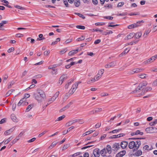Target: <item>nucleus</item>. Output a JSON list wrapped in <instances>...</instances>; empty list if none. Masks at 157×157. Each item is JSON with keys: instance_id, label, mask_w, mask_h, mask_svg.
I'll list each match as a JSON object with an SVG mask.
<instances>
[{"instance_id": "f257e3e1", "label": "nucleus", "mask_w": 157, "mask_h": 157, "mask_svg": "<svg viewBox=\"0 0 157 157\" xmlns=\"http://www.w3.org/2000/svg\"><path fill=\"white\" fill-rule=\"evenodd\" d=\"M141 144L140 141H132L129 143L128 147L130 149H132L133 151H137L139 148Z\"/></svg>"}, {"instance_id": "f03ea898", "label": "nucleus", "mask_w": 157, "mask_h": 157, "mask_svg": "<svg viewBox=\"0 0 157 157\" xmlns=\"http://www.w3.org/2000/svg\"><path fill=\"white\" fill-rule=\"evenodd\" d=\"M145 130L147 133H149L157 132V128L153 127H150L146 128Z\"/></svg>"}, {"instance_id": "7ed1b4c3", "label": "nucleus", "mask_w": 157, "mask_h": 157, "mask_svg": "<svg viewBox=\"0 0 157 157\" xmlns=\"http://www.w3.org/2000/svg\"><path fill=\"white\" fill-rule=\"evenodd\" d=\"M33 96L34 98L38 102H41L42 101L43 99L45 98L43 96H40V95H39L38 94L36 93H34Z\"/></svg>"}, {"instance_id": "20e7f679", "label": "nucleus", "mask_w": 157, "mask_h": 157, "mask_svg": "<svg viewBox=\"0 0 157 157\" xmlns=\"http://www.w3.org/2000/svg\"><path fill=\"white\" fill-rule=\"evenodd\" d=\"M120 148V144L119 143H115L112 145V150L115 152L117 151Z\"/></svg>"}, {"instance_id": "39448f33", "label": "nucleus", "mask_w": 157, "mask_h": 157, "mask_svg": "<svg viewBox=\"0 0 157 157\" xmlns=\"http://www.w3.org/2000/svg\"><path fill=\"white\" fill-rule=\"evenodd\" d=\"M59 93V91L56 92L52 98L48 99V102H50L51 103L55 101L56 98L58 97Z\"/></svg>"}, {"instance_id": "423d86ee", "label": "nucleus", "mask_w": 157, "mask_h": 157, "mask_svg": "<svg viewBox=\"0 0 157 157\" xmlns=\"http://www.w3.org/2000/svg\"><path fill=\"white\" fill-rule=\"evenodd\" d=\"M144 69L142 68H135L130 72V74H132L134 73H138L140 72L143 71Z\"/></svg>"}, {"instance_id": "0eeeda50", "label": "nucleus", "mask_w": 157, "mask_h": 157, "mask_svg": "<svg viewBox=\"0 0 157 157\" xmlns=\"http://www.w3.org/2000/svg\"><path fill=\"white\" fill-rule=\"evenodd\" d=\"M93 154L94 157H99L100 155V150L98 148H96L94 150Z\"/></svg>"}, {"instance_id": "6e6552de", "label": "nucleus", "mask_w": 157, "mask_h": 157, "mask_svg": "<svg viewBox=\"0 0 157 157\" xmlns=\"http://www.w3.org/2000/svg\"><path fill=\"white\" fill-rule=\"evenodd\" d=\"M67 78V75H62L59 79V83H60L61 85L65 79H66Z\"/></svg>"}, {"instance_id": "1a4fd4ad", "label": "nucleus", "mask_w": 157, "mask_h": 157, "mask_svg": "<svg viewBox=\"0 0 157 157\" xmlns=\"http://www.w3.org/2000/svg\"><path fill=\"white\" fill-rule=\"evenodd\" d=\"M78 119H75L74 120L70 121L66 124V125L67 127H69L72 125L73 124L78 121Z\"/></svg>"}, {"instance_id": "9d476101", "label": "nucleus", "mask_w": 157, "mask_h": 157, "mask_svg": "<svg viewBox=\"0 0 157 157\" xmlns=\"http://www.w3.org/2000/svg\"><path fill=\"white\" fill-rule=\"evenodd\" d=\"M116 63L115 62L113 61L109 63V64H108L106 65L105 66V67L106 68H109L111 67H114L115 66Z\"/></svg>"}, {"instance_id": "9b49d317", "label": "nucleus", "mask_w": 157, "mask_h": 157, "mask_svg": "<svg viewBox=\"0 0 157 157\" xmlns=\"http://www.w3.org/2000/svg\"><path fill=\"white\" fill-rule=\"evenodd\" d=\"M126 153V151L125 150H123L117 154L116 157H122Z\"/></svg>"}, {"instance_id": "f8f14e48", "label": "nucleus", "mask_w": 157, "mask_h": 157, "mask_svg": "<svg viewBox=\"0 0 157 157\" xmlns=\"http://www.w3.org/2000/svg\"><path fill=\"white\" fill-rule=\"evenodd\" d=\"M128 144V142L127 141H124L121 142V146L122 149L125 148Z\"/></svg>"}, {"instance_id": "ddd939ff", "label": "nucleus", "mask_w": 157, "mask_h": 157, "mask_svg": "<svg viewBox=\"0 0 157 157\" xmlns=\"http://www.w3.org/2000/svg\"><path fill=\"white\" fill-rule=\"evenodd\" d=\"M14 129L13 128H12L9 130L6 131L4 134L5 135L7 136L9 135H10V133H11L13 132L14 130Z\"/></svg>"}, {"instance_id": "4468645a", "label": "nucleus", "mask_w": 157, "mask_h": 157, "mask_svg": "<svg viewBox=\"0 0 157 157\" xmlns=\"http://www.w3.org/2000/svg\"><path fill=\"white\" fill-rule=\"evenodd\" d=\"M37 93L39 95H40V96H42V97L43 96L44 97H45V95L44 92L42 90H37Z\"/></svg>"}, {"instance_id": "2eb2a0df", "label": "nucleus", "mask_w": 157, "mask_h": 157, "mask_svg": "<svg viewBox=\"0 0 157 157\" xmlns=\"http://www.w3.org/2000/svg\"><path fill=\"white\" fill-rule=\"evenodd\" d=\"M105 148L107 152L109 154H110L111 153L112 148L111 147L110 145H107L106 147H105Z\"/></svg>"}, {"instance_id": "dca6fc26", "label": "nucleus", "mask_w": 157, "mask_h": 157, "mask_svg": "<svg viewBox=\"0 0 157 157\" xmlns=\"http://www.w3.org/2000/svg\"><path fill=\"white\" fill-rule=\"evenodd\" d=\"M72 104V103L71 102L69 103L67 105L61 109L60 110V112H62L63 111H64L66 109H68L70 106Z\"/></svg>"}, {"instance_id": "f3484780", "label": "nucleus", "mask_w": 157, "mask_h": 157, "mask_svg": "<svg viewBox=\"0 0 157 157\" xmlns=\"http://www.w3.org/2000/svg\"><path fill=\"white\" fill-rule=\"evenodd\" d=\"M135 33H129V35L126 36V39L129 40L133 38L135 35Z\"/></svg>"}, {"instance_id": "a211bd4d", "label": "nucleus", "mask_w": 157, "mask_h": 157, "mask_svg": "<svg viewBox=\"0 0 157 157\" xmlns=\"http://www.w3.org/2000/svg\"><path fill=\"white\" fill-rule=\"evenodd\" d=\"M78 51V49H77L75 50H72L69 52L68 53L69 56H71L74 55L75 54H76Z\"/></svg>"}, {"instance_id": "6ab92c4d", "label": "nucleus", "mask_w": 157, "mask_h": 157, "mask_svg": "<svg viewBox=\"0 0 157 157\" xmlns=\"http://www.w3.org/2000/svg\"><path fill=\"white\" fill-rule=\"evenodd\" d=\"M147 85V82L145 81L143 82L142 83H140L139 84V86H138V88H143L144 86H146ZM138 89L139 88H138Z\"/></svg>"}, {"instance_id": "aec40b11", "label": "nucleus", "mask_w": 157, "mask_h": 157, "mask_svg": "<svg viewBox=\"0 0 157 157\" xmlns=\"http://www.w3.org/2000/svg\"><path fill=\"white\" fill-rule=\"evenodd\" d=\"M142 33L141 32H138L135 33V38L136 39H139L142 36Z\"/></svg>"}, {"instance_id": "412c9836", "label": "nucleus", "mask_w": 157, "mask_h": 157, "mask_svg": "<svg viewBox=\"0 0 157 157\" xmlns=\"http://www.w3.org/2000/svg\"><path fill=\"white\" fill-rule=\"evenodd\" d=\"M76 90V89H75V86L73 85L71 89L69 91V93H70V94H72L74 93Z\"/></svg>"}, {"instance_id": "4be33fe9", "label": "nucleus", "mask_w": 157, "mask_h": 157, "mask_svg": "<svg viewBox=\"0 0 157 157\" xmlns=\"http://www.w3.org/2000/svg\"><path fill=\"white\" fill-rule=\"evenodd\" d=\"M11 118L12 120L15 122H17V119L15 116V115L14 114H11Z\"/></svg>"}, {"instance_id": "5701e85b", "label": "nucleus", "mask_w": 157, "mask_h": 157, "mask_svg": "<svg viewBox=\"0 0 157 157\" xmlns=\"http://www.w3.org/2000/svg\"><path fill=\"white\" fill-rule=\"evenodd\" d=\"M130 50V49H128V48H126L122 53L119 55V57H121L123 56L124 55H125Z\"/></svg>"}, {"instance_id": "b1692460", "label": "nucleus", "mask_w": 157, "mask_h": 157, "mask_svg": "<svg viewBox=\"0 0 157 157\" xmlns=\"http://www.w3.org/2000/svg\"><path fill=\"white\" fill-rule=\"evenodd\" d=\"M13 138V137L12 136H11L9 138L5 140L4 142V144H6L8 143L11 140H12Z\"/></svg>"}, {"instance_id": "393cba45", "label": "nucleus", "mask_w": 157, "mask_h": 157, "mask_svg": "<svg viewBox=\"0 0 157 157\" xmlns=\"http://www.w3.org/2000/svg\"><path fill=\"white\" fill-rule=\"evenodd\" d=\"M100 154L102 156L105 155V154L107 153V151L105 148H104V149H102L101 151H100Z\"/></svg>"}, {"instance_id": "a878e982", "label": "nucleus", "mask_w": 157, "mask_h": 157, "mask_svg": "<svg viewBox=\"0 0 157 157\" xmlns=\"http://www.w3.org/2000/svg\"><path fill=\"white\" fill-rule=\"evenodd\" d=\"M139 25L137 24V23L134 24H132L128 26V28L129 29H131L133 28H135V27H136L138 26H139Z\"/></svg>"}, {"instance_id": "bb28decb", "label": "nucleus", "mask_w": 157, "mask_h": 157, "mask_svg": "<svg viewBox=\"0 0 157 157\" xmlns=\"http://www.w3.org/2000/svg\"><path fill=\"white\" fill-rule=\"evenodd\" d=\"M157 58V55H155V56L151 57V58L149 59V60L150 61L151 63L155 61Z\"/></svg>"}, {"instance_id": "cd10ccee", "label": "nucleus", "mask_w": 157, "mask_h": 157, "mask_svg": "<svg viewBox=\"0 0 157 157\" xmlns=\"http://www.w3.org/2000/svg\"><path fill=\"white\" fill-rule=\"evenodd\" d=\"M33 104H31L29 105L26 109L25 112H29L33 108Z\"/></svg>"}, {"instance_id": "c85d7f7f", "label": "nucleus", "mask_w": 157, "mask_h": 157, "mask_svg": "<svg viewBox=\"0 0 157 157\" xmlns=\"http://www.w3.org/2000/svg\"><path fill=\"white\" fill-rule=\"evenodd\" d=\"M151 31V30H149V29H148L147 30H146L144 33V34L143 35V36L144 38H146L148 36L149 33H150V32Z\"/></svg>"}, {"instance_id": "c756f323", "label": "nucleus", "mask_w": 157, "mask_h": 157, "mask_svg": "<svg viewBox=\"0 0 157 157\" xmlns=\"http://www.w3.org/2000/svg\"><path fill=\"white\" fill-rule=\"evenodd\" d=\"M39 38L37 39V40H41L45 39L44 37H43V35L42 34H40L39 35Z\"/></svg>"}, {"instance_id": "7c9ffc66", "label": "nucleus", "mask_w": 157, "mask_h": 157, "mask_svg": "<svg viewBox=\"0 0 157 157\" xmlns=\"http://www.w3.org/2000/svg\"><path fill=\"white\" fill-rule=\"evenodd\" d=\"M142 154V152L141 150H138L135 153L136 156H140Z\"/></svg>"}, {"instance_id": "2f4dec72", "label": "nucleus", "mask_w": 157, "mask_h": 157, "mask_svg": "<svg viewBox=\"0 0 157 157\" xmlns=\"http://www.w3.org/2000/svg\"><path fill=\"white\" fill-rule=\"evenodd\" d=\"M14 91V90H9L6 94V97H7L10 95Z\"/></svg>"}, {"instance_id": "473e14b6", "label": "nucleus", "mask_w": 157, "mask_h": 157, "mask_svg": "<svg viewBox=\"0 0 157 157\" xmlns=\"http://www.w3.org/2000/svg\"><path fill=\"white\" fill-rule=\"evenodd\" d=\"M70 93L69 94H66L63 98V101H65L70 96Z\"/></svg>"}, {"instance_id": "72a5a7b5", "label": "nucleus", "mask_w": 157, "mask_h": 157, "mask_svg": "<svg viewBox=\"0 0 157 157\" xmlns=\"http://www.w3.org/2000/svg\"><path fill=\"white\" fill-rule=\"evenodd\" d=\"M65 117V116L64 115H63L59 117L56 120V121H59L62 120L63 118H64Z\"/></svg>"}, {"instance_id": "f704fd0d", "label": "nucleus", "mask_w": 157, "mask_h": 157, "mask_svg": "<svg viewBox=\"0 0 157 157\" xmlns=\"http://www.w3.org/2000/svg\"><path fill=\"white\" fill-rule=\"evenodd\" d=\"M73 81L72 79L71 80V81H70V82H68L67 84H66L65 86V89H67L68 88L70 84H71L72 82Z\"/></svg>"}, {"instance_id": "c9c22d12", "label": "nucleus", "mask_w": 157, "mask_h": 157, "mask_svg": "<svg viewBox=\"0 0 157 157\" xmlns=\"http://www.w3.org/2000/svg\"><path fill=\"white\" fill-rule=\"evenodd\" d=\"M80 4L79 0L75 1L74 2V4L76 7H78L79 6Z\"/></svg>"}, {"instance_id": "e433bc0d", "label": "nucleus", "mask_w": 157, "mask_h": 157, "mask_svg": "<svg viewBox=\"0 0 157 157\" xmlns=\"http://www.w3.org/2000/svg\"><path fill=\"white\" fill-rule=\"evenodd\" d=\"M121 129H115L114 130H113L112 131H111L109 132V133H116L117 132H118L119 131H121Z\"/></svg>"}, {"instance_id": "4c0bfd02", "label": "nucleus", "mask_w": 157, "mask_h": 157, "mask_svg": "<svg viewBox=\"0 0 157 157\" xmlns=\"http://www.w3.org/2000/svg\"><path fill=\"white\" fill-rule=\"evenodd\" d=\"M157 123V121L155 119L154 121L151 122L149 123V124L151 126H154Z\"/></svg>"}, {"instance_id": "58836bf2", "label": "nucleus", "mask_w": 157, "mask_h": 157, "mask_svg": "<svg viewBox=\"0 0 157 157\" xmlns=\"http://www.w3.org/2000/svg\"><path fill=\"white\" fill-rule=\"evenodd\" d=\"M101 76L102 75L98 73L95 77L96 79V80H97V81L101 77Z\"/></svg>"}, {"instance_id": "ea45409f", "label": "nucleus", "mask_w": 157, "mask_h": 157, "mask_svg": "<svg viewBox=\"0 0 157 157\" xmlns=\"http://www.w3.org/2000/svg\"><path fill=\"white\" fill-rule=\"evenodd\" d=\"M72 39H69L67 40L64 43V44H68L71 42H72Z\"/></svg>"}, {"instance_id": "a19ab883", "label": "nucleus", "mask_w": 157, "mask_h": 157, "mask_svg": "<svg viewBox=\"0 0 157 157\" xmlns=\"http://www.w3.org/2000/svg\"><path fill=\"white\" fill-rule=\"evenodd\" d=\"M14 7L16 8L20 9L21 10H25V8L23 7H22L16 5L14 6Z\"/></svg>"}, {"instance_id": "79ce46f5", "label": "nucleus", "mask_w": 157, "mask_h": 157, "mask_svg": "<svg viewBox=\"0 0 157 157\" xmlns=\"http://www.w3.org/2000/svg\"><path fill=\"white\" fill-rule=\"evenodd\" d=\"M76 27L77 28L82 29H84L85 28V27L84 26L82 25H77Z\"/></svg>"}, {"instance_id": "37998d69", "label": "nucleus", "mask_w": 157, "mask_h": 157, "mask_svg": "<svg viewBox=\"0 0 157 157\" xmlns=\"http://www.w3.org/2000/svg\"><path fill=\"white\" fill-rule=\"evenodd\" d=\"M14 82L13 81H12L10 82V84L8 85L7 88L10 89L12 85L14 84Z\"/></svg>"}, {"instance_id": "c03bdc74", "label": "nucleus", "mask_w": 157, "mask_h": 157, "mask_svg": "<svg viewBox=\"0 0 157 157\" xmlns=\"http://www.w3.org/2000/svg\"><path fill=\"white\" fill-rule=\"evenodd\" d=\"M146 74H141V75H139L140 78H146Z\"/></svg>"}, {"instance_id": "a18cd8bd", "label": "nucleus", "mask_w": 157, "mask_h": 157, "mask_svg": "<svg viewBox=\"0 0 157 157\" xmlns=\"http://www.w3.org/2000/svg\"><path fill=\"white\" fill-rule=\"evenodd\" d=\"M138 86L136 88V89L133 91V92L134 93H137V92H138L139 91V90H141V88H141L140 87L139 88H138L139 89H138Z\"/></svg>"}, {"instance_id": "49530a36", "label": "nucleus", "mask_w": 157, "mask_h": 157, "mask_svg": "<svg viewBox=\"0 0 157 157\" xmlns=\"http://www.w3.org/2000/svg\"><path fill=\"white\" fill-rule=\"evenodd\" d=\"M153 86H157V79L154 80L152 83Z\"/></svg>"}, {"instance_id": "de8ad7c7", "label": "nucleus", "mask_w": 157, "mask_h": 157, "mask_svg": "<svg viewBox=\"0 0 157 157\" xmlns=\"http://www.w3.org/2000/svg\"><path fill=\"white\" fill-rule=\"evenodd\" d=\"M124 3L123 2H119L117 5V7H121L122 6L124 5Z\"/></svg>"}, {"instance_id": "09e8293b", "label": "nucleus", "mask_w": 157, "mask_h": 157, "mask_svg": "<svg viewBox=\"0 0 157 157\" xmlns=\"http://www.w3.org/2000/svg\"><path fill=\"white\" fill-rule=\"evenodd\" d=\"M102 109L101 108H98L95 110V113H97L99 112H101L102 111Z\"/></svg>"}, {"instance_id": "8fccbe9b", "label": "nucleus", "mask_w": 157, "mask_h": 157, "mask_svg": "<svg viewBox=\"0 0 157 157\" xmlns=\"http://www.w3.org/2000/svg\"><path fill=\"white\" fill-rule=\"evenodd\" d=\"M42 77V76L41 75L39 74V75H38L35 76L33 77V78H41Z\"/></svg>"}, {"instance_id": "3c124183", "label": "nucleus", "mask_w": 157, "mask_h": 157, "mask_svg": "<svg viewBox=\"0 0 157 157\" xmlns=\"http://www.w3.org/2000/svg\"><path fill=\"white\" fill-rule=\"evenodd\" d=\"M48 131L46 130L44 131L43 132L39 134V135H38V136L39 137H40L41 136L44 135Z\"/></svg>"}, {"instance_id": "603ef678", "label": "nucleus", "mask_w": 157, "mask_h": 157, "mask_svg": "<svg viewBox=\"0 0 157 157\" xmlns=\"http://www.w3.org/2000/svg\"><path fill=\"white\" fill-rule=\"evenodd\" d=\"M14 50V48H13L12 47L9 48L7 51V52L8 53H10L13 51Z\"/></svg>"}, {"instance_id": "864d4df0", "label": "nucleus", "mask_w": 157, "mask_h": 157, "mask_svg": "<svg viewBox=\"0 0 157 157\" xmlns=\"http://www.w3.org/2000/svg\"><path fill=\"white\" fill-rule=\"evenodd\" d=\"M125 134L123 133H121L118 135H116L117 138H119L121 137H123L124 136Z\"/></svg>"}, {"instance_id": "5fc2aeb1", "label": "nucleus", "mask_w": 157, "mask_h": 157, "mask_svg": "<svg viewBox=\"0 0 157 157\" xmlns=\"http://www.w3.org/2000/svg\"><path fill=\"white\" fill-rule=\"evenodd\" d=\"M104 72V70L103 69H101L98 71V73L99 74L101 75H102Z\"/></svg>"}, {"instance_id": "6e6d98bb", "label": "nucleus", "mask_w": 157, "mask_h": 157, "mask_svg": "<svg viewBox=\"0 0 157 157\" xmlns=\"http://www.w3.org/2000/svg\"><path fill=\"white\" fill-rule=\"evenodd\" d=\"M143 148L144 149H145V150H151V148H149V147L147 145H146L143 147Z\"/></svg>"}, {"instance_id": "4d7b16f0", "label": "nucleus", "mask_w": 157, "mask_h": 157, "mask_svg": "<svg viewBox=\"0 0 157 157\" xmlns=\"http://www.w3.org/2000/svg\"><path fill=\"white\" fill-rule=\"evenodd\" d=\"M36 139V138L35 137H34L31 139L29 140L28 141V143H31L34 141Z\"/></svg>"}, {"instance_id": "13d9d810", "label": "nucleus", "mask_w": 157, "mask_h": 157, "mask_svg": "<svg viewBox=\"0 0 157 157\" xmlns=\"http://www.w3.org/2000/svg\"><path fill=\"white\" fill-rule=\"evenodd\" d=\"M75 14H77V15L79 16L80 17H81L83 19H84L85 18V17L83 15H82V14L80 13H76Z\"/></svg>"}, {"instance_id": "bf43d9fd", "label": "nucleus", "mask_w": 157, "mask_h": 157, "mask_svg": "<svg viewBox=\"0 0 157 157\" xmlns=\"http://www.w3.org/2000/svg\"><path fill=\"white\" fill-rule=\"evenodd\" d=\"M50 53L49 50H48L47 51H45L44 52V55L45 56H48Z\"/></svg>"}, {"instance_id": "052dcab7", "label": "nucleus", "mask_w": 157, "mask_h": 157, "mask_svg": "<svg viewBox=\"0 0 157 157\" xmlns=\"http://www.w3.org/2000/svg\"><path fill=\"white\" fill-rule=\"evenodd\" d=\"M6 122V119L3 118L0 121V124H2Z\"/></svg>"}, {"instance_id": "680f3d73", "label": "nucleus", "mask_w": 157, "mask_h": 157, "mask_svg": "<svg viewBox=\"0 0 157 157\" xmlns=\"http://www.w3.org/2000/svg\"><path fill=\"white\" fill-rule=\"evenodd\" d=\"M101 40L100 39L94 41V44H97L100 43L101 42Z\"/></svg>"}, {"instance_id": "e2e57ef3", "label": "nucleus", "mask_w": 157, "mask_h": 157, "mask_svg": "<svg viewBox=\"0 0 157 157\" xmlns=\"http://www.w3.org/2000/svg\"><path fill=\"white\" fill-rule=\"evenodd\" d=\"M63 3H64V4L65 5L66 7H68V3L67 2V0H63Z\"/></svg>"}, {"instance_id": "0e129e2a", "label": "nucleus", "mask_w": 157, "mask_h": 157, "mask_svg": "<svg viewBox=\"0 0 157 157\" xmlns=\"http://www.w3.org/2000/svg\"><path fill=\"white\" fill-rule=\"evenodd\" d=\"M23 103L24 102L22 101H21L20 100L19 102L17 104V105L18 106H20L21 105H22V106H23Z\"/></svg>"}, {"instance_id": "69168bd1", "label": "nucleus", "mask_w": 157, "mask_h": 157, "mask_svg": "<svg viewBox=\"0 0 157 157\" xmlns=\"http://www.w3.org/2000/svg\"><path fill=\"white\" fill-rule=\"evenodd\" d=\"M84 39V37L83 36H82L81 38H78L76 40L77 41H80V40H83Z\"/></svg>"}, {"instance_id": "338daca9", "label": "nucleus", "mask_w": 157, "mask_h": 157, "mask_svg": "<svg viewBox=\"0 0 157 157\" xmlns=\"http://www.w3.org/2000/svg\"><path fill=\"white\" fill-rule=\"evenodd\" d=\"M23 36V35L20 33H17L16 35V36L17 37H21Z\"/></svg>"}, {"instance_id": "774afa93", "label": "nucleus", "mask_w": 157, "mask_h": 157, "mask_svg": "<svg viewBox=\"0 0 157 157\" xmlns=\"http://www.w3.org/2000/svg\"><path fill=\"white\" fill-rule=\"evenodd\" d=\"M27 71H25L22 73L21 77H24L27 73Z\"/></svg>"}]
</instances>
